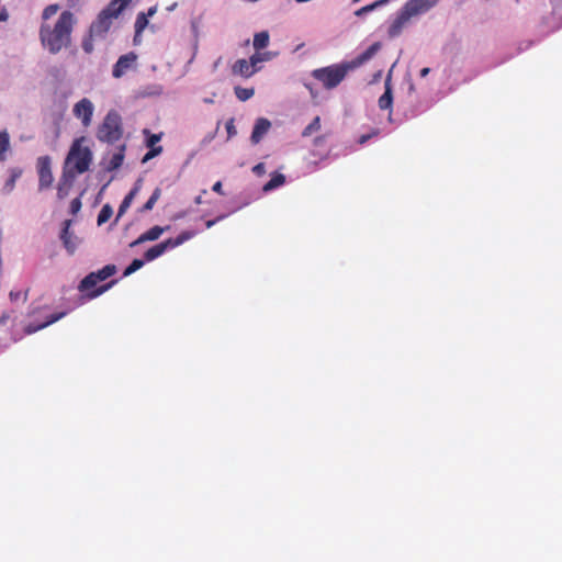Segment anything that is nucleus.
Returning <instances> with one entry per match:
<instances>
[{
	"label": "nucleus",
	"mask_w": 562,
	"mask_h": 562,
	"mask_svg": "<svg viewBox=\"0 0 562 562\" xmlns=\"http://www.w3.org/2000/svg\"><path fill=\"white\" fill-rule=\"evenodd\" d=\"M8 19V13L7 11H2L0 12V21H5Z\"/></svg>",
	"instance_id": "50"
},
{
	"label": "nucleus",
	"mask_w": 562,
	"mask_h": 562,
	"mask_svg": "<svg viewBox=\"0 0 562 562\" xmlns=\"http://www.w3.org/2000/svg\"><path fill=\"white\" fill-rule=\"evenodd\" d=\"M140 186H142V181L138 180L134 188L128 192V194L125 195V198L123 199L120 207H119V211H117V216H116V221L119 220V217H121L126 211L127 209L131 206L133 200L135 199L136 194L138 193L139 189H140Z\"/></svg>",
	"instance_id": "16"
},
{
	"label": "nucleus",
	"mask_w": 562,
	"mask_h": 562,
	"mask_svg": "<svg viewBox=\"0 0 562 562\" xmlns=\"http://www.w3.org/2000/svg\"><path fill=\"white\" fill-rule=\"evenodd\" d=\"M384 86H385V91L379 98V108L381 110H391L392 104H393V94H392V88H391V76H387Z\"/></svg>",
	"instance_id": "17"
},
{
	"label": "nucleus",
	"mask_w": 562,
	"mask_h": 562,
	"mask_svg": "<svg viewBox=\"0 0 562 562\" xmlns=\"http://www.w3.org/2000/svg\"><path fill=\"white\" fill-rule=\"evenodd\" d=\"M234 92L236 98L243 102L249 100L255 94L254 88L235 87Z\"/></svg>",
	"instance_id": "29"
},
{
	"label": "nucleus",
	"mask_w": 562,
	"mask_h": 562,
	"mask_svg": "<svg viewBox=\"0 0 562 562\" xmlns=\"http://www.w3.org/2000/svg\"><path fill=\"white\" fill-rule=\"evenodd\" d=\"M252 172L257 176H262L266 173V166L263 162H259L254 166Z\"/></svg>",
	"instance_id": "39"
},
{
	"label": "nucleus",
	"mask_w": 562,
	"mask_h": 562,
	"mask_svg": "<svg viewBox=\"0 0 562 562\" xmlns=\"http://www.w3.org/2000/svg\"><path fill=\"white\" fill-rule=\"evenodd\" d=\"M438 0H408L402 8L411 18L427 12Z\"/></svg>",
	"instance_id": "10"
},
{
	"label": "nucleus",
	"mask_w": 562,
	"mask_h": 562,
	"mask_svg": "<svg viewBox=\"0 0 562 562\" xmlns=\"http://www.w3.org/2000/svg\"><path fill=\"white\" fill-rule=\"evenodd\" d=\"M75 178L76 176L72 173V170L70 168H64L63 175L57 186L58 199L63 200L69 194Z\"/></svg>",
	"instance_id": "11"
},
{
	"label": "nucleus",
	"mask_w": 562,
	"mask_h": 562,
	"mask_svg": "<svg viewBox=\"0 0 562 562\" xmlns=\"http://www.w3.org/2000/svg\"><path fill=\"white\" fill-rule=\"evenodd\" d=\"M248 61H249V64L251 65V68H255V66H256L258 63L262 61V57H261V55H260V54L256 53V54H254V55L249 58V60H248Z\"/></svg>",
	"instance_id": "41"
},
{
	"label": "nucleus",
	"mask_w": 562,
	"mask_h": 562,
	"mask_svg": "<svg viewBox=\"0 0 562 562\" xmlns=\"http://www.w3.org/2000/svg\"><path fill=\"white\" fill-rule=\"evenodd\" d=\"M81 209V201L80 198H76L70 202V213L77 214Z\"/></svg>",
	"instance_id": "38"
},
{
	"label": "nucleus",
	"mask_w": 562,
	"mask_h": 562,
	"mask_svg": "<svg viewBox=\"0 0 562 562\" xmlns=\"http://www.w3.org/2000/svg\"><path fill=\"white\" fill-rule=\"evenodd\" d=\"M122 134L123 130L120 114L116 111H110L98 128V139L113 144L122 137Z\"/></svg>",
	"instance_id": "5"
},
{
	"label": "nucleus",
	"mask_w": 562,
	"mask_h": 562,
	"mask_svg": "<svg viewBox=\"0 0 562 562\" xmlns=\"http://www.w3.org/2000/svg\"><path fill=\"white\" fill-rule=\"evenodd\" d=\"M137 55L134 52H130L125 55L120 56L112 69V76L114 78L123 77L130 69L135 67Z\"/></svg>",
	"instance_id": "8"
},
{
	"label": "nucleus",
	"mask_w": 562,
	"mask_h": 562,
	"mask_svg": "<svg viewBox=\"0 0 562 562\" xmlns=\"http://www.w3.org/2000/svg\"><path fill=\"white\" fill-rule=\"evenodd\" d=\"M9 318H10L9 313H7V312L2 313V315L0 316V324H2V325L7 324Z\"/></svg>",
	"instance_id": "47"
},
{
	"label": "nucleus",
	"mask_w": 562,
	"mask_h": 562,
	"mask_svg": "<svg viewBox=\"0 0 562 562\" xmlns=\"http://www.w3.org/2000/svg\"><path fill=\"white\" fill-rule=\"evenodd\" d=\"M66 315L65 312H60V313H55V314H52L48 319L46 322H44L43 324H40V325H29L27 327V333H35L40 329H43L45 328L46 326L59 321L60 318H63L64 316Z\"/></svg>",
	"instance_id": "23"
},
{
	"label": "nucleus",
	"mask_w": 562,
	"mask_h": 562,
	"mask_svg": "<svg viewBox=\"0 0 562 562\" xmlns=\"http://www.w3.org/2000/svg\"><path fill=\"white\" fill-rule=\"evenodd\" d=\"M112 215H113V210H112L111 205L104 204L98 214V218H97L98 225L100 226V225L106 223L111 218Z\"/></svg>",
	"instance_id": "28"
},
{
	"label": "nucleus",
	"mask_w": 562,
	"mask_h": 562,
	"mask_svg": "<svg viewBox=\"0 0 562 562\" xmlns=\"http://www.w3.org/2000/svg\"><path fill=\"white\" fill-rule=\"evenodd\" d=\"M116 271V266L111 263L104 266L102 269L98 271L90 272L80 281L78 290L81 293L86 294L88 299H95L102 295L108 290H110L114 284H116L117 280H111L110 282L97 288V284L99 282L104 281L108 278L114 276Z\"/></svg>",
	"instance_id": "3"
},
{
	"label": "nucleus",
	"mask_w": 562,
	"mask_h": 562,
	"mask_svg": "<svg viewBox=\"0 0 562 562\" xmlns=\"http://www.w3.org/2000/svg\"><path fill=\"white\" fill-rule=\"evenodd\" d=\"M194 202H195L196 204H201V203H202V196H201V195L196 196V198H195V200H194Z\"/></svg>",
	"instance_id": "51"
},
{
	"label": "nucleus",
	"mask_w": 562,
	"mask_h": 562,
	"mask_svg": "<svg viewBox=\"0 0 562 562\" xmlns=\"http://www.w3.org/2000/svg\"><path fill=\"white\" fill-rule=\"evenodd\" d=\"M321 130V119L319 116H315L313 121L303 130L302 136L307 137L311 136L313 133Z\"/></svg>",
	"instance_id": "33"
},
{
	"label": "nucleus",
	"mask_w": 562,
	"mask_h": 562,
	"mask_svg": "<svg viewBox=\"0 0 562 562\" xmlns=\"http://www.w3.org/2000/svg\"><path fill=\"white\" fill-rule=\"evenodd\" d=\"M9 296H10L11 301H16V300H19L21 297V292H19V291H16V292L11 291Z\"/></svg>",
	"instance_id": "46"
},
{
	"label": "nucleus",
	"mask_w": 562,
	"mask_h": 562,
	"mask_svg": "<svg viewBox=\"0 0 562 562\" xmlns=\"http://www.w3.org/2000/svg\"><path fill=\"white\" fill-rule=\"evenodd\" d=\"M130 0H112L105 9L101 12H105L106 15L116 19L119 14L125 9Z\"/></svg>",
	"instance_id": "18"
},
{
	"label": "nucleus",
	"mask_w": 562,
	"mask_h": 562,
	"mask_svg": "<svg viewBox=\"0 0 562 562\" xmlns=\"http://www.w3.org/2000/svg\"><path fill=\"white\" fill-rule=\"evenodd\" d=\"M411 19L412 18L402 9L397 18L389 26V36L391 38L398 36Z\"/></svg>",
	"instance_id": "13"
},
{
	"label": "nucleus",
	"mask_w": 562,
	"mask_h": 562,
	"mask_svg": "<svg viewBox=\"0 0 562 562\" xmlns=\"http://www.w3.org/2000/svg\"><path fill=\"white\" fill-rule=\"evenodd\" d=\"M161 151H162L161 146L150 148V150L148 153H146V155L144 156L143 161L145 162V161L154 158L155 156L159 155Z\"/></svg>",
	"instance_id": "37"
},
{
	"label": "nucleus",
	"mask_w": 562,
	"mask_h": 562,
	"mask_svg": "<svg viewBox=\"0 0 562 562\" xmlns=\"http://www.w3.org/2000/svg\"><path fill=\"white\" fill-rule=\"evenodd\" d=\"M169 248L167 241L159 243L149 249H147L144 254V258L146 261H153L164 255Z\"/></svg>",
	"instance_id": "19"
},
{
	"label": "nucleus",
	"mask_w": 562,
	"mask_h": 562,
	"mask_svg": "<svg viewBox=\"0 0 562 562\" xmlns=\"http://www.w3.org/2000/svg\"><path fill=\"white\" fill-rule=\"evenodd\" d=\"M144 266V260L142 259H134L131 265L124 270L123 277H128L132 273L136 272Z\"/></svg>",
	"instance_id": "34"
},
{
	"label": "nucleus",
	"mask_w": 562,
	"mask_h": 562,
	"mask_svg": "<svg viewBox=\"0 0 562 562\" xmlns=\"http://www.w3.org/2000/svg\"><path fill=\"white\" fill-rule=\"evenodd\" d=\"M226 132H227V138H232L237 134L236 127H235V120L234 117L229 119L226 124Z\"/></svg>",
	"instance_id": "36"
},
{
	"label": "nucleus",
	"mask_w": 562,
	"mask_h": 562,
	"mask_svg": "<svg viewBox=\"0 0 562 562\" xmlns=\"http://www.w3.org/2000/svg\"><path fill=\"white\" fill-rule=\"evenodd\" d=\"M92 114H93V104L87 98L81 99L74 106V115L77 119L81 120V123H82L83 126H89L90 125L91 119H92Z\"/></svg>",
	"instance_id": "9"
},
{
	"label": "nucleus",
	"mask_w": 562,
	"mask_h": 562,
	"mask_svg": "<svg viewBox=\"0 0 562 562\" xmlns=\"http://www.w3.org/2000/svg\"><path fill=\"white\" fill-rule=\"evenodd\" d=\"M324 139V137H316L315 138V144H318L319 142H322Z\"/></svg>",
	"instance_id": "52"
},
{
	"label": "nucleus",
	"mask_w": 562,
	"mask_h": 562,
	"mask_svg": "<svg viewBox=\"0 0 562 562\" xmlns=\"http://www.w3.org/2000/svg\"><path fill=\"white\" fill-rule=\"evenodd\" d=\"M125 146H122L119 151L114 153L109 160L108 170L112 171L120 168L124 160Z\"/></svg>",
	"instance_id": "24"
},
{
	"label": "nucleus",
	"mask_w": 562,
	"mask_h": 562,
	"mask_svg": "<svg viewBox=\"0 0 562 562\" xmlns=\"http://www.w3.org/2000/svg\"><path fill=\"white\" fill-rule=\"evenodd\" d=\"M269 44V33L266 31L259 32L255 34L254 37V47L256 50L263 49Z\"/></svg>",
	"instance_id": "26"
},
{
	"label": "nucleus",
	"mask_w": 562,
	"mask_h": 562,
	"mask_svg": "<svg viewBox=\"0 0 562 562\" xmlns=\"http://www.w3.org/2000/svg\"><path fill=\"white\" fill-rule=\"evenodd\" d=\"M232 71L234 75H239L244 78H249L256 72V69L251 68V65L249 64L248 60L238 59L233 65Z\"/></svg>",
	"instance_id": "15"
},
{
	"label": "nucleus",
	"mask_w": 562,
	"mask_h": 562,
	"mask_svg": "<svg viewBox=\"0 0 562 562\" xmlns=\"http://www.w3.org/2000/svg\"><path fill=\"white\" fill-rule=\"evenodd\" d=\"M148 25V18L145 12H139L136 16L135 21V34H140L145 27Z\"/></svg>",
	"instance_id": "32"
},
{
	"label": "nucleus",
	"mask_w": 562,
	"mask_h": 562,
	"mask_svg": "<svg viewBox=\"0 0 562 562\" xmlns=\"http://www.w3.org/2000/svg\"><path fill=\"white\" fill-rule=\"evenodd\" d=\"M165 232L164 227H160L158 225L153 226L147 232L143 233L136 240H134L131 244V247L137 246L139 244H143L145 241H153L160 237V235Z\"/></svg>",
	"instance_id": "14"
},
{
	"label": "nucleus",
	"mask_w": 562,
	"mask_h": 562,
	"mask_svg": "<svg viewBox=\"0 0 562 562\" xmlns=\"http://www.w3.org/2000/svg\"><path fill=\"white\" fill-rule=\"evenodd\" d=\"M373 135H376V132L372 133V134H364V135H361L358 139V143L360 145H363L366 144Z\"/></svg>",
	"instance_id": "42"
},
{
	"label": "nucleus",
	"mask_w": 562,
	"mask_h": 562,
	"mask_svg": "<svg viewBox=\"0 0 562 562\" xmlns=\"http://www.w3.org/2000/svg\"><path fill=\"white\" fill-rule=\"evenodd\" d=\"M38 188L40 190L48 189L54 181L52 173V160L48 156L37 158Z\"/></svg>",
	"instance_id": "6"
},
{
	"label": "nucleus",
	"mask_w": 562,
	"mask_h": 562,
	"mask_svg": "<svg viewBox=\"0 0 562 562\" xmlns=\"http://www.w3.org/2000/svg\"><path fill=\"white\" fill-rule=\"evenodd\" d=\"M160 195H161V189L160 188H156L154 190V192L151 193L150 198L143 205L142 212H147V211L153 210V207L155 206L156 202L159 200Z\"/></svg>",
	"instance_id": "30"
},
{
	"label": "nucleus",
	"mask_w": 562,
	"mask_h": 562,
	"mask_svg": "<svg viewBox=\"0 0 562 562\" xmlns=\"http://www.w3.org/2000/svg\"><path fill=\"white\" fill-rule=\"evenodd\" d=\"M83 142V137L75 139L65 160L64 168H70L75 176L88 171L92 162V151Z\"/></svg>",
	"instance_id": "4"
},
{
	"label": "nucleus",
	"mask_w": 562,
	"mask_h": 562,
	"mask_svg": "<svg viewBox=\"0 0 562 562\" xmlns=\"http://www.w3.org/2000/svg\"><path fill=\"white\" fill-rule=\"evenodd\" d=\"M212 190L221 195L224 194V191H223V187H222V182L221 181H217L213 184L212 187Z\"/></svg>",
	"instance_id": "44"
},
{
	"label": "nucleus",
	"mask_w": 562,
	"mask_h": 562,
	"mask_svg": "<svg viewBox=\"0 0 562 562\" xmlns=\"http://www.w3.org/2000/svg\"><path fill=\"white\" fill-rule=\"evenodd\" d=\"M284 182H285V176L280 172H274L271 176V179L263 186L262 190L265 192L272 191V190L281 187L282 184H284Z\"/></svg>",
	"instance_id": "22"
},
{
	"label": "nucleus",
	"mask_w": 562,
	"mask_h": 562,
	"mask_svg": "<svg viewBox=\"0 0 562 562\" xmlns=\"http://www.w3.org/2000/svg\"><path fill=\"white\" fill-rule=\"evenodd\" d=\"M430 69L429 68H423L420 70V77H426L428 74H429Z\"/></svg>",
	"instance_id": "49"
},
{
	"label": "nucleus",
	"mask_w": 562,
	"mask_h": 562,
	"mask_svg": "<svg viewBox=\"0 0 562 562\" xmlns=\"http://www.w3.org/2000/svg\"><path fill=\"white\" fill-rule=\"evenodd\" d=\"M9 147H10L9 135L7 132H1L0 133V160L1 161L5 160V153L8 151Z\"/></svg>",
	"instance_id": "31"
},
{
	"label": "nucleus",
	"mask_w": 562,
	"mask_h": 562,
	"mask_svg": "<svg viewBox=\"0 0 562 562\" xmlns=\"http://www.w3.org/2000/svg\"><path fill=\"white\" fill-rule=\"evenodd\" d=\"M160 140V135L151 134L149 138L147 139V146L153 148L155 147V144Z\"/></svg>",
	"instance_id": "40"
},
{
	"label": "nucleus",
	"mask_w": 562,
	"mask_h": 562,
	"mask_svg": "<svg viewBox=\"0 0 562 562\" xmlns=\"http://www.w3.org/2000/svg\"><path fill=\"white\" fill-rule=\"evenodd\" d=\"M81 0H67L66 5L69 9H77L80 5Z\"/></svg>",
	"instance_id": "45"
},
{
	"label": "nucleus",
	"mask_w": 562,
	"mask_h": 562,
	"mask_svg": "<svg viewBox=\"0 0 562 562\" xmlns=\"http://www.w3.org/2000/svg\"><path fill=\"white\" fill-rule=\"evenodd\" d=\"M381 46L380 42H375L349 61L314 69L312 77L319 81L325 89L331 90L338 87L350 71L369 61L381 49Z\"/></svg>",
	"instance_id": "2"
},
{
	"label": "nucleus",
	"mask_w": 562,
	"mask_h": 562,
	"mask_svg": "<svg viewBox=\"0 0 562 562\" xmlns=\"http://www.w3.org/2000/svg\"><path fill=\"white\" fill-rule=\"evenodd\" d=\"M390 0H376L374 1L373 3L371 4H368V5H364L360 9H358L356 12H355V15L358 16V18H361L363 15H366L367 13L375 10L376 8L379 7H382L386 3H389Z\"/></svg>",
	"instance_id": "27"
},
{
	"label": "nucleus",
	"mask_w": 562,
	"mask_h": 562,
	"mask_svg": "<svg viewBox=\"0 0 562 562\" xmlns=\"http://www.w3.org/2000/svg\"><path fill=\"white\" fill-rule=\"evenodd\" d=\"M23 170L19 167H14L10 169V177L4 183V190L7 192H11L15 187V181L22 176Z\"/></svg>",
	"instance_id": "25"
},
{
	"label": "nucleus",
	"mask_w": 562,
	"mask_h": 562,
	"mask_svg": "<svg viewBox=\"0 0 562 562\" xmlns=\"http://www.w3.org/2000/svg\"><path fill=\"white\" fill-rule=\"evenodd\" d=\"M271 127V122L268 119L259 117L255 126L252 128V133L250 136V140L252 144H258L263 138V136L268 133Z\"/></svg>",
	"instance_id": "12"
},
{
	"label": "nucleus",
	"mask_w": 562,
	"mask_h": 562,
	"mask_svg": "<svg viewBox=\"0 0 562 562\" xmlns=\"http://www.w3.org/2000/svg\"><path fill=\"white\" fill-rule=\"evenodd\" d=\"M97 38L95 36H91V34L89 33V35L82 41V49L85 50V53L87 54H91L93 52V40Z\"/></svg>",
	"instance_id": "35"
},
{
	"label": "nucleus",
	"mask_w": 562,
	"mask_h": 562,
	"mask_svg": "<svg viewBox=\"0 0 562 562\" xmlns=\"http://www.w3.org/2000/svg\"><path fill=\"white\" fill-rule=\"evenodd\" d=\"M113 20L105 12H100L89 27L91 36L103 38L110 31Z\"/></svg>",
	"instance_id": "7"
},
{
	"label": "nucleus",
	"mask_w": 562,
	"mask_h": 562,
	"mask_svg": "<svg viewBox=\"0 0 562 562\" xmlns=\"http://www.w3.org/2000/svg\"><path fill=\"white\" fill-rule=\"evenodd\" d=\"M225 216L224 215H220L217 216L216 218L214 220H209L205 222V226L206 228H211L213 225H215L217 222H220L221 220H223Z\"/></svg>",
	"instance_id": "43"
},
{
	"label": "nucleus",
	"mask_w": 562,
	"mask_h": 562,
	"mask_svg": "<svg viewBox=\"0 0 562 562\" xmlns=\"http://www.w3.org/2000/svg\"><path fill=\"white\" fill-rule=\"evenodd\" d=\"M56 3L47 5L42 12L43 23L40 27V40L42 46L50 54L56 55L63 49L71 46V34L77 19L70 10L63 11L57 21L50 25L47 21L59 11Z\"/></svg>",
	"instance_id": "1"
},
{
	"label": "nucleus",
	"mask_w": 562,
	"mask_h": 562,
	"mask_svg": "<svg viewBox=\"0 0 562 562\" xmlns=\"http://www.w3.org/2000/svg\"><path fill=\"white\" fill-rule=\"evenodd\" d=\"M195 235H196V232H194V231H183L176 238H168V239H166V241H167L169 248L173 249V248L182 245L187 240L193 238Z\"/></svg>",
	"instance_id": "20"
},
{
	"label": "nucleus",
	"mask_w": 562,
	"mask_h": 562,
	"mask_svg": "<svg viewBox=\"0 0 562 562\" xmlns=\"http://www.w3.org/2000/svg\"><path fill=\"white\" fill-rule=\"evenodd\" d=\"M157 11V8L156 7H151L148 9L147 13H145L147 15V18L149 16H153Z\"/></svg>",
	"instance_id": "48"
},
{
	"label": "nucleus",
	"mask_w": 562,
	"mask_h": 562,
	"mask_svg": "<svg viewBox=\"0 0 562 562\" xmlns=\"http://www.w3.org/2000/svg\"><path fill=\"white\" fill-rule=\"evenodd\" d=\"M69 226H70V221H65L64 222V228H63L61 234H60V239H61L65 248L70 254H72L75 251L76 245L71 240V235L69 233Z\"/></svg>",
	"instance_id": "21"
}]
</instances>
